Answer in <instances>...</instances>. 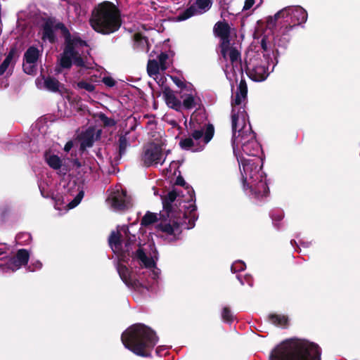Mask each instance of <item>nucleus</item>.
<instances>
[{
	"label": "nucleus",
	"mask_w": 360,
	"mask_h": 360,
	"mask_svg": "<svg viewBox=\"0 0 360 360\" xmlns=\"http://www.w3.org/2000/svg\"><path fill=\"white\" fill-rule=\"evenodd\" d=\"M321 349L307 340L290 339L274 348L269 360H321Z\"/></svg>",
	"instance_id": "f257e3e1"
},
{
	"label": "nucleus",
	"mask_w": 360,
	"mask_h": 360,
	"mask_svg": "<svg viewBox=\"0 0 360 360\" xmlns=\"http://www.w3.org/2000/svg\"><path fill=\"white\" fill-rule=\"evenodd\" d=\"M245 110L240 109L232 115V139L231 143L233 152L240 145L243 152L249 156L257 157L261 153V146L256 140V134L252 130L251 126L247 127Z\"/></svg>",
	"instance_id": "f03ea898"
},
{
	"label": "nucleus",
	"mask_w": 360,
	"mask_h": 360,
	"mask_svg": "<svg viewBox=\"0 0 360 360\" xmlns=\"http://www.w3.org/2000/svg\"><path fill=\"white\" fill-rule=\"evenodd\" d=\"M121 339L126 348L143 357L150 356V350L158 341L155 332L143 323L129 327L122 334Z\"/></svg>",
	"instance_id": "7ed1b4c3"
},
{
	"label": "nucleus",
	"mask_w": 360,
	"mask_h": 360,
	"mask_svg": "<svg viewBox=\"0 0 360 360\" xmlns=\"http://www.w3.org/2000/svg\"><path fill=\"white\" fill-rule=\"evenodd\" d=\"M89 24L95 32L103 35L116 32L122 24L121 11L114 3L104 1L93 8Z\"/></svg>",
	"instance_id": "20e7f679"
},
{
	"label": "nucleus",
	"mask_w": 360,
	"mask_h": 360,
	"mask_svg": "<svg viewBox=\"0 0 360 360\" xmlns=\"http://www.w3.org/2000/svg\"><path fill=\"white\" fill-rule=\"evenodd\" d=\"M177 197L178 193L175 190L161 197L163 211L160 214V223L157 225L159 231L174 236L181 233L180 226L184 220L188 218L187 212L181 210L175 202H178Z\"/></svg>",
	"instance_id": "39448f33"
},
{
	"label": "nucleus",
	"mask_w": 360,
	"mask_h": 360,
	"mask_svg": "<svg viewBox=\"0 0 360 360\" xmlns=\"http://www.w3.org/2000/svg\"><path fill=\"white\" fill-rule=\"evenodd\" d=\"M307 12L301 6L285 7L274 16H269L267 18V25L269 27L276 26L278 19L284 20L283 26H292V29L302 23L306 22L307 20Z\"/></svg>",
	"instance_id": "423d86ee"
},
{
	"label": "nucleus",
	"mask_w": 360,
	"mask_h": 360,
	"mask_svg": "<svg viewBox=\"0 0 360 360\" xmlns=\"http://www.w3.org/2000/svg\"><path fill=\"white\" fill-rule=\"evenodd\" d=\"M124 233L127 236V239L124 243L125 250L120 255V260L127 263L129 257L132 259H137L141 262V263L146 268H153L155 266V263L153 258L148 257L145 253L143 248H139L136 252L132 251L131 245L136 242V236L131 235L128 236L129 231L128 228L124 229Z\"/></svg>",
	"instance_id": "0eeeda50"
},
{
	"label": "nucleus",
	"mask_w": 360,
	"mask_h": 360,
	"mask_svg": "<svg viewBox=\"0 0 360 360\" xmlns=\"http://www.w3.org/2000/svg\"><path fill=\"white\" fill-rule=\"evenodd\" d=\"M245 68L248 76L255 82L264 81L269 75L268 67L264 64L259 54L245 59Z\"/></svg>",
	"instance_id": "6e6552de"
},
{
	"label": "nucleus",
	"mask_w": 360,
	"mask_h": 360,
	"mask_svg": "<svg viewBox=\"0 0 360 360\" xmlns=\"http://www.w3.org/2000/svg\"><path fill=\"white\" fill-rule=\"evenodd\" d=\"M161 146L155 143H150L145 146L141 155V161L143 166L149 167L158 164L163 165L165 157L163 158Z\"/></svg>",
	"instance_id": "1a4fd4ad"
},
{
	"label": "nucleus",
	"mask_w": 360,
	"mask_h": 360,
	"mask_svg": "<svg viewBox=\"0 0 360 360\" xmlns=\"http://www.w3.org/2000/svg\"><path fill=\"white\" fill-rule=\"evenodd\" d=\"M292 30V26L282 25L279 30V34L274 38V44L272 53L276 64L278 63V58L285 54L290 41L289 32Z\"/></svg>",
	"instance_id": "9d476101"
},
{
	"label": "nucleus",
	"mask_w": 360,
	"mask_h": 360,
	"mask_svg": "<svg viewBox=\"0 0 360 360\" xmlns=\"http://www.w3.org/2000/svg\"><path fill=\"white\" fill-rule=\"evenodd\" d=\"M243 170L241 174L243 179V187L245 188L246 184L249 181L254 182L255 180L265 176L262 170V165L259 166V161L257 160H242Z\"/></svg>",
	"instance_id": "9b49d317"
},
{
	"label": "nucleus",
	"mask_w": 360,
	"mask_h": 360,
	"mask_svg": "<svg viewBox=\"0 0 360 360\" xmlns=\"http://www.w3.org/2000/svg\"><path fill=\"white\" fill-rule=\"evenodd\" d=\"M190 136L197 143L202 139L204 146L207 144L213 138L214 134V127L212 124H205L203 126H200L198 129L195 125L192 127L191 122H190Z\"/></svg>",
	"instance_id": "f8f14e48"
},
{
	"label": "nucleus",
	"mask_w": 360,
	"mask_h": 360,
	"mask_svg": "<svg viewBox=\"0 0 360 360\" xmlns=\"http://www.w3.org/2000/svg\"><path fill=\"white\" fill-rule=\"evenodd\" d=\"M101 129H96L95 127L91 126L82 131L78 136V139L80 142L79 151L83 153L87 148H91L95 141L101 139Z\"/></svg>",
	"instance_id": "ddd939ff"
},
{
	"label": "nucleus",
	"mask_w": 360,
	"mask_h": 360,
	"mask_svg": "<svg viewBox=\"0 0 360 360\" xmlns=\"http://www.w3.org/2000/svg\"><path fill=\"white\" fill-rule=\"evenodd\" d=\"M55 28L56 30H59L60 31V33L64 38L65 46L70 44L73 49L88 46L87 42L85 40H83L77 33L72 35L64 23L61 22L56 23L55 25Z\"/></svg>",
	"instance_id": "4468645a"
},
{
	"label": "nucleus",
	"mask_w": 360,
	"mask_h": 360,
	"mask_svg": "<svg viewBox=\"0 0 360 360\" xmlns=\"http://www.w3.org/2000/svg\"><path fill=\"white\" fill-rule=\"evenodd\" d=\"M81 56L76 49H73L72 45L65 46L63 53L59 59V65L63 69H70L72 65V60Z\"/></svg>",
	"instance_id": "2eb2a0df"
},
{
	"label": "nucleus",
	"mask_w": 360,
	"mask_h": 360,
	"mask_svg": "<svg viewBox=\"0 0 360 360\" xmlns=\"http://www.w3.org/2000/svg\"><path fill=\"white\" fill-rule=\"evenodd\" d=\"M246 186L250 189L251 193L255 195V198H257L266 196L269 192V186L266 182V176L255 180L254 182L249 181Z\"/></svg>",
	"instance_id": "dca6fc26"
},
{
	"label": "nucleus",
	"mask_w": 360,
	"mask_h": 360,
	"mask_svg": "<svg viewBox=\"0 0 360 360\" xmlns=\"http://www.w3.org/2000/svg\"><path fill=\"white\" fill-rule=\"evenodd\" d=\"M247 94H248V86L247 84L245 79H241L239 85L238 86V91L236 93L235 97L231 101V106H232V111H231V116L233 115V112H238V110L240 109V110H243L245 109L242 107H239L238 110H236V106L240 105L243 101H245L247 98Z\"/></svg>",
	"instance_id": "f3484780"
},
{
	"label": "nucleus",
	"mask_w": 360,
	"mask_h": 360,
	"mask_svg": "<svg viewBox=\"0 0 360 360\" xmlns=\"http://www.w3.org/2000/svg\"><path fill=\"white\" fill-rule=\"evenodd\" d=\"M162 94L167 105L177 111L181 112L182 110V105L180 100L175 96L174 92L168 86H165L162 88Z\"/></svg>",
	"instance_id": "a211bd4d"
},
{
	"label": "nucleus",
	"mask_w": 360,
	"mask_h": 360,
	"mask_svg": "<svg viewBox=\"0 0 360 360\" xmlns=\"http://www.w3.org/2000/svg\"><path fill=\"white\" fill-rule=\"evenodd\" d=\"M55 25L51 19L47 20L42 25V37L44 41L48 40L51 44H55L57 41L54 32Z\"/></svg>",
	"instance_id": "6ab92c4d"
},
{
	"label": "nucleus",
	"mask_w": 360,
	"mask_h": 360,
	"mask_svg": "<svg viewBox=\"0 0 360 360\" xmlns=\"http://www.w3.org/2000/svg\"><path fill=\"white\" fill-rule=\"evenodd\" d=\"M180 147L186 150H191L192 152L202 151L205 148L200 142H195L191 136L182 138L179 141Z\"/></svg>",
	"instance_id": "aec40b11"
},
{
	"label": "nucleus",
	"mask_w": 360,
	"mask_h": 360,
	"mask_svg": "<svg viewBox=\"0 0 360 360\" xmlns=\"http://www.w3.org/2000/svg\"><path fill=\"white\" fill-rule=\"evenodd\" d=\"M213 33L219 39L231 36V27L225 20L218 21L214 25Z\"/></svg>",
	"instance_id": "412c9836"
},
{
	"label": "nucleus",
	"mask_w": 360,
	"mask_h": 360,
	"mask_svg": "<svg viewBox=\"0 0 360 360\" xmlns=\"http://www.w3.org/2000/svg\"><path fill=\"white\" fill-rule=\"evenodd\" d=\"M40 56V51L34 46H30L24 53V60L27 64H34Z\"/></svg>",
	"instance_id": "4be33fe9"
},
{
	"label": "nucleus",
	"mask_w": 360,
	"mask_h": 360,
	"mask_svg": "<svg viewBox=\"0 0 360 360\" xmlns=\"http://www.w3.org/2000/svg\"><path fill=\"white\" fill-rule=\"evenodd\" d=\"M268 320L276 326L287 328L288 326V317L283 314H270L268 316Z\"/></svg>",
	"instance_id": "5701e85b"
},
{
	"label": "nucleus",
	"mask_w": 360,
	"mask_h": 360,
	"mask_svg": "<svg viewBox=\"0 0 360 360\" xmlns=\"http://www.w3.org/2000/svg\"><path fill=\"white\" fill-rule=\"evenodd\" d=\"M44 88L51 92H60V86H63L59 81L53 77L48 76L44 79Z\"/></svg>",
	"instance_id": "b1692460"
},
{
	"label": "nucleus",
	"mask_w": 360,
	"mask_h": 360,
	"mask_svg": "<svg viewBox=\"0 0 360 360\" xmlns=\"http://www.w3.org/2000/svg\"><path fill=\"white\" fill-rule=\"evenodd\" d=\"M108 243L110 248L112 249L120 250L122 245V234L120 231H112L109 238Z\"/></svg>",
	"instance_id": "393cba45"
},
{
	"label": "nucleus",
	"mask_w": 360,
	"mask_h": 360,
	"mask_svg": "<svg viewBox=\"0 0 360 360\" xmlns=\"http://www.w3.org/2000/svg\"><path fill=\"white\" fill-rule=\"evenodd\" d=\"M46 162L53 169H59L62 166L61 159L56 155H49L46 153L44 155Z\"/></svg>",
	"instance_id": "a878e982"
},
{
	"label": "nucleus",
	"mask_w": 360,
	"mask_h": 360,
	"mask_svg": "<svg viewBox=\"0 0 360 360\" xmlns=\"http://www.w3.org/2000/svg\"><path fill=\"white\" fill-rule=\"evenodd\" d=\"M125 194L123 193V195H115L111 198V205L112 207L117 210H124L127 207L126 201L124 200Z\"/></svg>",
	"instance_id": "bb28decb"
},
{
	"label": "nucleus",
	"mask_w": 360,
	"mask_h": 360,
	"mask_svg": "<svg viewBox=\"0 0 360 360\" xmlns=\"http://www.w3.org/2000/svg\"><path fill=\"white\" fill-rule=\"evenodd\" d=\"M15 53L16 49L15 47H12L2 63L0 65V75H3L5 73L8 66L11 63Z\"/></svg>",
	"instance_id": "cd10ccee"
},
{
	"label": "nucleus",
	"mask_w": 360,
	"mask_h": 360,
	"mask_svg": "<svg viewBox=\"0 0 360 360\" xmlns=\"http://www.w3.org/2000/svg\"><path fill=\"white\" fill-rule=\"evenodd\" d=\"M117 271L120 277L125 284L131 283L130 280L132 278L129 269L123 264L117 266Z\"/></svg>",
	"instance_id": "c85d7f7f"
},
{
	"label": "nucleus",
	"mask_w": 360,
	"mask_h": 360,
	"mask_svg": "<svg viewBox=\"0 0 360 360\" xmlns=\"http://www.w3.org/2000/svg\"><path fill=\"white\" fill-rule=\"evenodd\" d=\"M158 220V219L155 213L148 211L141 219V226L147 227L157 222Z\"/></svg>",
	"instance_id": "c756f323"
},
{
	"label": "nucleus",
	"mask_w": 360,
	"mask_h": 360,
	"mask_svg": "<svg viewBox=\"0 0 360 360\" xmlns=\"http://www.w3.org/2000/svg\"><path fill=\"white\" fill-rule=\"evenodd\" d=\"M134 45L136 48L143 50L148 46V38L143 36L140 32H136L134 34Z\"/></svg>",
	"instance_id": "7c9ffc66"
},
{
	"label": "nucleus",
	"mask_w": 360,
	"mask_h": 360,
	"mask_svg": "<svg viewBox=\"0 0 360 360\" xmlns=\"http://www.w3.org/2000/svg\"><path fill=\"white\" fill-rule=\"evenodd\" d=\"M128 146L129 143L126 135H121L118 141V155L117 158L120 159L126 153Z\"/></svg>",
	"instance_id": "2f4dec72"
},
{
	"label": "nucleus",
	"mask_w": 360,
	"mask_h": 360,
	"mask_svg": "<svg viewBox=\"0 0 360 360\" xmlns=\"http://www.w3.org/2000/svg\"><path fill=\"white\" fill-rule=\"evenodd\" d=\"M15 257L18 262H19L22 266L27 264L30 259V254L27 250L20 249L18 250Z\"/></svg>",
	"instance_id": "473e14b6"
},
{
	"label": "nucleus",
	"mask_w": 360,
	"mask_h": 360,
	"mask_svg": "<svg viewBox=\"0 0 360 360\" xmlns=\"http://www.w3.org/2000/svg\"><path fill=\"white\" fill-rule=\"evenodd\" d=\"M181 98H184L183 102L181 103L182 108L186 110H191L195 107L196 103L195 98L192 94H190L181 96Z\"/></svg>",
	"instance_id": "72a5a7b5"
},
{
	"label": "nucleus",
	"mask_w": 360,
	"mask_h": 360,
	"mask_svg": "<svg viewBox=\"0 0 360 360\" xmlns=\"http://www.w3.org/2000/svg\"><path fill=\"white\" fill-rule=\"evenodd\" d=\"M160 66L155 60H149L147 64V72L150 76L155 75L159 72Z\"/></svg>",
	"instance_id": "f704fd0d"
},
{
	"label": "nucleus",
	"mask_w": 360,
	"mask_h": 360,
	"mask_svg": "<svg viewBox=\"0 0 360 360\" xmlns=\"http://www.w3.org/2000/svg\"><path fill=\"white\" fill-rule=\"evenodd\" d=\"M229 57L233 65L236 62L241 63V54L236 47L231 46L229 53Z\"/></svg>",
	"instance_id": "c9c22d12"
},
{
	"label": "nucleus",
	"mask_w": 360,
	"mask_h": 360,
	"mask_svg": "<svg viewBox=\"0 0 360 360\" xmlns=\"http://www.w3.org/2000/svg\"><path fill=\"white\" fill-rule=\"evenodd\" d=\"M197 13V9L195 5H191L190 7L186 8L185 11H184L183 13H181L179 16L178 19L179 20H185L188 18L192 17Z\"/></svg>",
	"instance_id": "e433bc0d"
},
{
	"label": "nucleus",
	"mask_w": 360,
	"mask_h": 360,
	"mask_svg": "<svg viewBox=\"0 0 360 360\" xmlns=\"http://www.w3.org/2000/svg\"><path fill=\"white\" fill-rule=\"evenodd\" d=\"M197 13V9L195 5H191L190 7L186 8L185 11H184L183 13H181L179 16L178 19L179 20H185L188 18L192 17Z\"/></svg>",
	"instance_id": "4c0bfd02"
},
{
	"label": "nucleus",
	"mask_w": 360,
	"mask_h": 360,
	"mask_svg": "<svg viewBox=\"0 0 360 360\" xmlns=\"http://www.w3.org/2000/svg\"><path fill=\"white\" fill-rule=\"evenodd\" d=\"M188 209L189 210V214L191 216L188 219V226L187 229H192L194 227L195 221L197 219V217H195V212L196 210V206L194 205H190L189 207H188Z\"/></svg>",
	"instance_id": "58836bf2"
},
{
	"label": "nucleus",
	"mask_w": 360,
	"mask_h": 360,
	"mask_svg": "<svg viewBox=\"0 0 360 360\" xmlns=\"http://www.w3.org/2000/svg\"><path fill=\"white\" fill-rule=\"evenodd\" d=\"M11 212V206L8 204L3 205L0 207V219L1 221H6L10 216Z\"/></svg>",
	"instance_id": "ea45409f"
},
{
	"label": "nucleus",
	"mask_w": 360,
	"mask_h": 360,
	"mask_svg": "<svg viewBox=\"0 0 360 360\" xmlns=\"http://www.w3.org/2000/svg\"><path fill=\"white\" fill-rule=\"evenodd\" d=\"M221 318L224 322L232 323L233 321V315L229 307H224L221 312Z\"/></svg>",
	"instance_id": "a19ab883"
},
{
	"label": "nucleus",
	"mask_w": 360,
	"mask_h": 360,
	"mask_svg": "<svg viewBox=\"0 0 360 360\" xmlns=\"http://www.w3.org/2000/svg\"><path fill=\"white\" fill-rule=\"evenodd\" d=\"M77 88L79 89H85L88 92H93L95 90V85L86 81L82 80L77 83Z\"/></svg>",
	"instance_id": "79ce46f5"
},
{
	"label": "nucleus",
	"mask_w": 360,
	"mask_h": 360,
	"mask_svg": "<svg viewBox=\"0 0 360 360\" xmlns=\"http://www.w3.org/2000/svg\"><path fill=\"white\" fill-rule=\"evenodd\" d=\"M195 4L200 10H209L212 4V0H196Z\"/></svg>",
	"instance_id": "37998d69"
},
{
	"label": "nucleus",
	"mask_w": 360,
	"mask_h": 360,
	"mask_svg": "<svg viewBox=\"0 0 360 360\" xmlns=\"http://www.w3.org/2000/svg\"><path fill=\"white\" fill-rule=\"evenodd\" d=\"M99 117L104 127H113L116 124L114 119L107 117L105 114H101Z\"/></svg>",
	"instance_id": "c03bdc74"
},
{
	"label": "nucleus",
	"mask_w": 360,
	"mask_h": 360,
	"mask_svg": "<svg viewBox=\"0 0 360 360\" xmlns=\"http://www.w3.org/2000/svg\"><path fill=\"white\" fill-rule=\"evenodd\" d=\"M271 217L273 221L275 223V226H278L276 222H279L283 219L284 214L281 210H276L272 212Z\"/></svg>",
	"instance_id": "a18cd8bd"
},
{
	"label": "nucleus",
	"mask_w": 360,
	"mask_h": 360,
	"mask_svg": "<svg viewBox=\"0 0 360 360\" xmlns=\"http://www.w3.org/2000/svg\"><path fill=\"white\" fill-rule=\"evenodd\" d=\"M6 264L12 270L18 269L21 266L19 262H18L15 256L8 258Z\"/></svg>",
	"instance_id": "49530a36"
},
{
	"label": "nucleus",
	"mask_w": 360,
	"mask_h": 360,
	"mask_svg": "<svg viewBox=\"0 0 360 360\" xmlns=\"http://www.w3.org/2000/svg\"><path fill=\"white\" fill-rule=\"evenodd\" d=\"M158 62L159 63V65L160 66V68L162 70H165L167 69V66H166L165 63H166L167 60L168 59V55L165 52H162L158 56Z\"/></svg>",
	"instance_id": "de8ad7c7"
},
{
	"label": "nucleus",
	"mask_w": 360,
	"mask_h": 360,
	"mask_svg": "<svg viewBox=\"0 0 360 360\" xmlns=\"http://www.w3.org/2000/svg\"><path fill=\"white\" fill-rule=\"evenodd\" d=\"M246 267V265L245 264V262H242V261H238V262H234L232 265H231V271L234 273L236 272H238V271H243Z\"/></svg>",
	"instance_id": "09e8293b"
},
{
	"label": "nucleus",
	"mask_w": 360,
	"mask_h": 360,
	"mask_svg": "<svg viewBox=\"0 0 360 360\" xmlns=\"http://www.w3.org/2000/svg\"><path fill=\"white\" fill-rule=\"evenodd\" d=\"M84 196V192L80 191L76 197L68 204V207L70 209H72L75 207L79 203L81 202L82 198Z\"/></svg>",
	"instance_id": "8fccbe9b"
},
{
	"label": "nucleus",
	"mask_w": 360,
	"mask_h": 360,
	"mask_svg": "<svg viewBox=\"0 0 360 360\" xmlns=\"http://www.w3.org/2000/svg\"><path fill=\"white\" fill-rule=\"evenodd\" d=\"M219 39H220L219 44V48L231 49V48L232 46H231V36L220 38Z\"/></svg>",
	"instance_id": "3c124183"
},
{
	"label": "nucleus",
	"mask_w": 360,
	"mask_h": 360,
	"mask_svg": "<svg viewBox=\"0 0 360 360\" xmlns=\"http://www.w3.org/2000/svg\"><path fill=\"white\" fill-rule=\"evenodd\" d=\"M23 70L25 73L32 75L35 72L36 68L34 64H27L25 63V64H23Z\"/></svg>",
	"instance_id": "603ef678"
},
{
	"label": "nucleus",
	"mask_w": 360,
	"mask_h": 360,
	"mask_svg": "<svg viewBox=\"0 0 360 360\" xmlns=\"http://www.w3.org/2000/svg\"><path fill=\"white\" fill-rule=\"evenodd\" d=\"M102 82L108 87H112L115 85V80L111 77H104Z\"/></svg>",
	"instance_id": "864d4df0"
},
{
	"label": "nucleus",
	"mask_w": 360,
	"mask_h": 360,
	"mask_svg": "<svg viewBox=\"0 0 360 360\" xmlns=\"http://www.w3.org/2000/svg\"><path fill=\"white\" fill-rule=\"evenodd\" d=\"M131 283L126 284L128 287L133 288L134 289H139L143 288V285L139 282V280L131 278L130 280Z\"/></svg>",
	"instance_id": "5fc2aeb1"
},
{
	"label": "nucleus",
	"mask_w": 360,
	"mask_h": 360,
	"mask_svg": "<svg viewBox=\"0 0 360 360\" xmlns=\"http://www.w3.org/2000/svg\"><path fill=\"white\" fill-rule=\"evenodd\" d=\"M175 184L177 185V186H184L185 187L186 189H189L190 188V186L186 184V181H184V178L181 175H179L176 179V181H175Z\"/></svg>",
	"instance_id": "6e6d98bb"
},
{
	"label": "nucleus",
	"mask_w": 360,
	"mask_h": 360,
	"mask_svg": "<svg viewBox=\"0 0 360 360\" xmlns=\"http://www.w3.org/2000/svg\"><path fill=\"white\" fill-rule=\"evenodd\" d=\"M173 82L179 88L181 89H184L186 88V84L185 83L181 81L179 77H177L176 76H172L171 77Z\"/></svg>",
	"instance_id": "4d7b16f0"
},
{
	"label": "nucleus",
	"mask_w": 360,
	"mask_h": 360,
	"mask_svg": "<svg viewBox=\"0 0 360 360\" xmlns=\"http://www.w3.org/2000/svg\"><path fill=\"white\" fill-rule=\"evenodd\" d=\"M8 249L7 247L4 244H0V260H2L3 259L7 258V250Z\"/></svg>",
	"instance_id": "13d9d810"
},
{
	"label": "nucleus",
	"mask_w": 360,
	"mask_h": 360,
	"mask_svg": "<svg viewBox=\"0 0 360 360\" xmlns=\"http://www.w3.org/2000/svg\"><path fill=\"white\" fill-rule=\"evenodd\" d=\"M74 64L80 68H83L85 66V63L82 56L77 57L73 60Z\"/></svg>",
	"instance_id": "bf43d9fd"
},
{
	"label": "nucleus",
	"mask_w": 360,
	"mask_h": 360,
	"mask_svg": "<svg viewBox=\"0 0 360 360\" xmlns=\"http://www.w3.org/2000/svg\"><path fill=\"white\" fill-rule=\"evenodd\" d=\"M255 0H245L243 11H248L255 4Z\"/></svg>",
	"instance_id": "052dcab7"
},
{
	"label": "nucleus",
	"mask_w": 360,
	"mask_h": 360,
	"mask_svg": "<svg viewBox=\"0 0 360 360\" xmlns=\"http://www.w3.org/2000/svg\"><path fill=\"white\" fill-rule=\"evenodd\" d=\"M261 47L264 51H267L269 50L266 37L264 36L262 37L261 40Z\"/></svg>",
	"instance_id": "680f3d73"
},
{
	"label": "nucleus",
	"mask_w": 360,
	"mask_h": 360,
	"mask_svg": "<svg viewBox=\"0 0 360 360\" xmlns=\"http://www.w3.org/2000/svg\"><path fill=\"white\" fill-rule=\"evenodd\" d=\"M229 51L230 49L220 48L221 55L224 60H227V56L229 55Z\"/></svg>",
	"instance_id": "e2e57ef3"
},
{
	"label": "nucleus",
	"mask_w": 360,
	"mask_h": 360,
	"mask_svg": "<svg viewBox=\"0 0 360 360\" xmlns=\"http://www.w3.org/2000/svg\"><path fill=\"white\" fill-rule=\"evenodd\" d=\"M72 146H73V144H72V141L67 142L64 147L65 151L69 152L71 150V148H72Z\"/></svg>",
	"instance_id": "0e129e2a"
},
{
	"label": "nucleus",
	"mask_w": 360,
	"mask_h": 360,
	"mask_svg": "<svg viewBox=\"0 0 360 360\" xmlns=\"http://www.w3.org/2000/svg\"><path fill=\"white\" fill-rule=\"evenodd\" d=\"M74 165H76L77 167H80L82 166L80 162L78 160H75L74 161Z\"/></svg>",
	"instance_id": "69168bd1"
},
{
	"label": "nucleus",
	"mask_w": 360,
	"mask_h": 360,
	"mask_svg": "<svg viewBox=\"0 0 360 360\" xmlns=\"http://www.w3.org/2000/svg\"><path fill=\"white\" fill-rule=\"evenodd\" d=\"M160 349H159V348H157V349H156V353H157L158 354H160Z\"/></svg>",
	"instance_id": "338daca9"
},
{
	"label": "nucleus",
	"mask_w": 360,
	"mask_h": 360,
	"mask_svg": "<svg viewBox=\"0 0 360 360\" xmlns=\"http://www.w3.org/2000/svg\"><path fill=\"white\" fill-rule=\"evenodd\" d=\"M290 243H291V244H292L293 243H295L296 242H295V240H292Z\"/></svg>",
	"instance_id": "774afa93"
}]
</instances>
